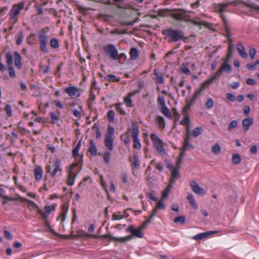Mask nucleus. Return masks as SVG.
I'll return each instance as SVG.
<instances>
[{"label":"nucleus","mask_w":259,"mask_h":259,"mask_svg":"<svg viewBox=\"0 0 259 259\" xmlns=\"http://www.w3.org/2000/svg\"><path fill=\"white\" fill-rule=\"evenodd\" d=\"M49 30L48 27L44 28L41 31L38 33V39L39 42V46L40 50L45 53H48L49 52L48 49L47 47L48 42V36L46 33L48 32Z\"/></svg>","instance_id":"nucleus-3"},{"label":"nucleus","mask_w":259,"mask_h":259,"mask_svg":"<svg viewBox=\"0 0 259 259\" xmlns=\"http://www.w3.org/2000/svg\"><path fill=\"white\" fill-rule=\"evenodd\" d=\"M81 140L79 141L75 148L72 150V156L74 158L78 156V151L81 146Z\"/></svg>","instance_id":"nucleus-38"},{"label":"nucleus","mask_w":259,"mask_h":259,"mask_svg":"<svg viewBox=\"0 0 259 259\" xmlns=\"http://www.w3.org/2000/svg\"><path fill=\"white\" fill-rule=\"evenodd\" d=\"M229 3H230V5L231 4H243V5L245 6L246 7L252 9L254 10L259 11V6L257 5H254L252 4H249L246 3L245 2L243 1H233L231 2H228Z\"/></svg>","instance_id":"nucleus-15"},{"label":"nucleus","mask_w":259,"mask_h":259,"mask_svg":"<svg viewBox=\"0 0 259 259\" xmlns=\"http://www.w3.org/2000/svg\"><path fill=\"white\" fill-rule=\"evenodd\" d=\"M8 70L10 77L12 78H14L16 77L15 71L13 66H8Z\"/></svg>","instance_id":"nucleus-48"},{"label":"nucleus","mask_w":259,"mask_h":259,"mask_svg":"<svg viewBox=\"0 0 259 259\" xmlns=\"http://www.w3.org/2000/svg\"><path fill=\"white\" fill-rule=\"evenodd\" d=\"M115 112L113 110L108 111L107 113V116L108 121L110 122H113L114 119Z\"/></svg>","instance_id":"nucleus-50"},{"label":"nucleus","mask_w":259,"mask_h":259,"mask_svg":"<svg viewBox=\"0 0 259 259\" xmlns=\"http://www.w3.org/2000/svg\"><path fill=\"white\" fill-rule=\"evenodd\" d=\"M233 51L234 46L232 44V43L230 42V43L229 44L228 53L226 55V58H225V61H226L227 62H229V60L232 58Z\"/></svg>","instance_id":"nucleus-24"},{"label":"nucleus","mask_w":259,"mask_h":259,"mask_svg":"<svg viewBox=\"0 0 259 259\" xmlns=\"http://www.w3.org/2000/svg\"><path fill=\"white\" fill-rule=\"evenodd\" d=\"M84 236H89L90 238H94L109 239L111 241H114L116 242H120L122 243H124L127 241L131 240L133 237L132 235H128L125 237L118 238L116 237H113L111 234H105L97 236L94 234H90L88 233H84Z\"/></svg>","instance_id":"nucleus-2"},{"label":"nucleus","mask_w":259,"mask_h":259,"mask_svg":"<svg viewBox=\"0 0 259 259\" xmlns=\"http://www.w3.org/2000/svg\"><path fill=\"white\" fill-rule=\"evenodd\" d=\"M34 175L36 181H39L42 178V169L41 166H37L34 169Z\"/></svg>","instance_id":"nucleus-20"},{"label":"nucleus","mask_w":259,"mask_h":259,"mask_svg":"<svg viewBox=\"0 0 259 259\" xmlns=\"http://www.w3.org/2000/svg\"><path fill=\"white\" fill-rule=\"evenodd\" d=\"M237 49L240 55L243 58H246L247 57V54L245 52V48L241 42H238L237 44Z\"/></svg>","instance_id":"nucleus-22"},{"label":"nucleus","mask_w":259,"mask_h":259,"mask_svg":"<svg viewBox=\"0 0 259 259\" xmlns=\"http://www.w3.org/2000/svg\"><path fill=\"white\" fill-rule=\"evenodd\" d=\"M89 144L90 146L88 148V151L89 152H90L92 156H96L97 154V148L95 143L94 142L93 140H90Z\"/></svg>","instance_id":"nucleus-19"},{"label":"nucleus","mask_w":259,"mask_h":259,"mask_svg":"<svg viewBox=\"0 0 259 259\" xmlns=\"http://www.w3.org/2000/svg\"><path fill=\"white\" fill-rule=\"evenodd\" d=\"M212 82H213L210 80V78L206 80L201 84L199 89L196 91L194 94H195L198 97L199 95H200L202 92Z\"/></svg>","instance_id":"nucleus-13"},{"label":"nucleus","mask_w":259,"mask_h":259,"mask_svg":"<svg viewBox=\"0 0 259 259\" xmlns=\"http://www.w3.org/2000/svg\"><path fill=\"white\" fill-rule=\"evenodd\" d=\"M159 110L160 112H162L168 118L170 119L172 118V115L170 110L166 105L163 107H160Z\"/></svg>","instance_id":"nucleus-23"},{"label":"nucleus","mask_w":259,"mask_h":259,"mask_svg":"<svg viewBox=\"0 0 259 259\" xmlns=\"http://www.w3.org/2000/svg\"><path fill=\"white\" fill-rule=\"evenodd\" d=\"M14 64L17 69H21L22 66V57L17 51L14 52Z\"/></svg>","instance_id":"nucleus-14"},{"label":"nucleus","mask_w":259,"mask_h":259,"mask_svg":"<svg viewBox=\"0 0 259 259\" xmlns=\"http://www.w3.org/2000/svg\"><path fill=\"white\" fill-rule=\"evenodd\" d=\"M182 148H184V150H187L188 149H193L194 148V147L193 145L191 144L190 142H187L183 143V146Z\"/></svg>","instance_id":"nucleus-64"},{"label":"nucleus","mask_w":259,"mask_h":259,"mask_svg":"<svg viewBox=\"0 0 259 259\" xmlns=\"http://www.w3.org/2000/svg\"><path fill=\"white\" fill-rule=\"evenodd\" d=\"M37 210V212L38 214H41L42 219L45 221L46 220H47L48 215L49 214H47V213L44 212L38 206L37 208H34Z\"/></svg>","instance_id":"nucleus-53"},{"label":"nucleus","mask_w":259,"mask_h":259,"mask_svg":"<svg viewBox=\"0 0 259 259\" xmlns=\"http://www.w3.org/2000/svg\"><path fill=\"white\" fill-rule=\"evenodd\" d=\"M207 238V234L205 232L199 233L193 237V239L195 240H200Z\"/></svg>","instance_id":"nucleus-46"},{"label":"nucleus","mask_w":259,"mask_h":259,"mask_svg":"<svg viewBox=\"0 0 259 259\" xmlns=\"http://www.w3.org/2000/svg\"><path fill=\"white\" fill-rule=\"evenodd\" d=\"M24 3L23 2L15 4L10 12V17L11 20H16L21 10L23 9Z\"/></svg>","instance_id":"nucleus-8"},{"label":"nucleus","mask_w":259,"mask_h":259,"mask_svg":"<svg viewBox=\"0 0 259 259\" xmlns=\"http://www.w3.org/2000/svg\"><path fill=\"white\" fill-rule=\"evenodd\" d=\"M114 133V128L110 125H108L107 128V134L105 137L109 136L112 137Z\"/></svg>","instance_id":"nucleus-57"},{"label":"nucleus","mask_w":259,"mask_h":259,"mask_svg":"<svg viewBox=\"0 0 259 259\" xmlns=\"http://www.w3.org/2000/svg\"><path fill=\"white\" fill-rule=\"evenodd\" d=\"M150 138L153 142L154 146L159 152H163L164 149L162 145V141L154 133L150 135Z\"/></svg>","instance_id":"nucleus-9"},{"label":"nucleus","mask_w":259,"mask_h":259,"mask_svg":"<svg viewBox=\"0 0 259 259\" xmlns=\"http://www.w3.org/2000/svg\"><path fill=\"white\" fill-rule=\"evenodd\" d=\"M131 59L135 60L138 59L139 57V51L136 48L132 47L131 48L129 52Z\"/></svg>","instance_id":"nucleus-25"},{"label":"nucleus","mask_w":259,"mask_h":259,"mask_svg":"<svg viewBox=\"0 0 259 259\" xmlns=\"http://www.w3.org/2000/svg\"><path fill=\"white\" fill-rule=\"evenodd\" d=\"M180 149L181 150V152H180L179 156L177 158V163H178V166H181L182 159L185 155V151L187 150H184V149L182 147Z\"/></svg>","instance_id":"nucleus-32"},{"label":"nucleus","mask_w":259,"mask_h":259,"mask_svg":"<svg viewBox=\"0 0 259 259\" xmlns=\"http://www.w3.org/2000/svg\"><path fill=\"white\" fill-rule=\"evenodd\" d=\"M203 128L202 127L198 126L193 130L192 136L194 137H198L201 134Z\"/></svg>","instance_id":"nucleus-42"},{"label":"nucleus","mask_w":259,"mask_h":259,"mask_svg":"<svg viewBox=\"0 0 259 259\" xmlns=\"http://www.w3.org/2000/svg\"><path fill=\"white\" fill-rule=\"evenodd\" d=\"M185 22H190L196 26L202 25L209 29H211V27L212 26V23H207L205 21H200V18L199 17H195L193 19H187L185 20Z\"/></svg>","instance_id":"nucleus-10"},{"label":"nucleus","mask_w":259,"mask_h":259,"mask_svg":"<svg viewBox=\"0 0 259 259\" xmlns=\"http://www.w3.org/2000/svg\"><path fill=\"white\" fill-rule=\"evenodd\" d=\"M172 11L175 12L171 14V17L175 20L177 21H184L187 18L186 17H190L189 15H185V14L188 13V11L182 9H172Z\"/></svg>","instance_id":"nucleus-7"},{"label":"nucleus","mask_w":259,"mask_h":259,"mask_svg":"<svg viewBox=\"0 0 259 259\" xmlns=\"http://www.w3.org/2000/svg\"><path fill=\"white\" fill-rule=\"evenodd\" d=\"M104 80H108L110 82H117L120 81V78L114 74H109L104 77Z\"/></svg>","instance_id":"nucleus-26"},{"label":"nucleus","mask_w":259,"mask_h":259,"mask_svg":"<svg viewBox=\"0 0 259 259\" xmlns=\"http://www.w3.org/2000/svg\"><path fill=\"white\" fill-rule=\"evenodd\" d=\"M120 139L125 144H128L130 142V139L129 137L125 134V135H122L120 136Z\"/></svg>","instance_id":"nucleus-61"},{"label":"nucleus","mask_w":259,"mask_h":259,"mask_svg":"<svg viewBox=\"0 0 259 259\" xmlns=\"http://www.w3.org/2000/svg\"><path fill=\"white\" fill-rule=\"evenodd\" d=\"M129 160L132 162V165L136 169H139L140 167L139 158L136 154H133V160L131 156L129 157Z\"/></svg>","instance_id":"nucleus-18"},{"label":"nucleus","mask_w":259,"mask_h":259,"mask_svg":"<svg viewBox=\"0 0 259 259\" xmlns=\"http://www.w3.org/2000/svg\"><path fill=\"white\" fill-rule=\"evenodd\" d=\"M50 46L53 49H57L59 48V41L58 40L55 38H52L50 42Z\"/></svg>","instance_id":"nucleus-44"},{"label":"nucleus","mask_w":259,"mask_h":259,"mask_svg":"<svg viewBox=\"0 0 259 259\" xmlns=\"http://www.w3.org/2000/svg\"><path fill=\"white\" fill-rule=\"evenodd\" d=\"M16 200H20L22 202H28L29 205L32 206L34 208L38 207V205L35 203H34L33 201L28 200L26 198H23V197L19 196L18 198H16Z\"/></svg>","instance_id":"nucleus-30"},{"label":"nucleus","mask_w":259,"mask_h":259,"mask_svg":"<svg viewBox=\"0 0 259 259\" xmlns=\"http://www.w3.org/2000/svg\"><path fill=\"white\" fill-rule=\"evenodd\" d=\"M212 152L214 154H218L221 152V147L218 143L215 144L211 149Z\"/></svg>","instance_id":"nucleus-43"},{"label":"nucleus","mask_w":259,"mask_h":259,"mask_svg":"<svg viewBox=\"0 0 259 259\" xmlns=\"http://www.w3.org/2000/svg\"><path fill=\"white\" fill-rule=\"evenodd\" d=\"M228 62H227L225 60L221 66L218 69L213 76L210 78L212 82L221 76L223 71L226 72V73H230L231 71L232 66L228 63Z\"/></svg>","instance_id":"nucleus-6"},{"label":"nucleus","mask_w":259,"mask_h":259,"mask_svg":"<svg viewBox=\"0 0 259 259\" xmlns=\"http://www.w3.org/2000/svg\"><path fill=\"white\" fill-rule=\"evenodd\" d=\"M173 115L175 118V122L178 121L180 117V115L178 112L177 109L176 108H173L172 109Z\"/></svg>","instance_id":"nucleus-60"},{"label":"nucleus","mask_w":259,"mask_h":259,"mask_svg":"<svg viewBox=\"0 0 259 259\" xmlns=\"http://www.w3.org/2000/svg\"><path fill=\"white\" fill-rule=\"evenodd\" d=\"M181 70L182 72L184 73L185 74H186L187 75H190L191 74V72L189 70L188 67L187 66H186L185 65H184V64H183L181 65Z\"/></svg>","instance_id":"nucleus-49"},{"label":"nucleus","mask_w":259,"mask_h":259,"mask_svg":"<svg viewBox=\"0 0 259 259\" xmlns=\"http://www.w3.org/2000/svg\"><path fill=\"white\" fill-rule=\"evenodd\" d=\"M157 103L160 107L165 106V98L163 96H159L157 99Z\"/></svg>","instance_id":"nucleus-52"},{"label":"nucleus","mask_w":259,"mask_h":259,"mask_svg":"<svg viewBox=\"0 0 259 259\" xmlns=\"http://www.w3.org/2000/svg\"><path fill=\"white\" fill-rule=\"evenodd\" d=\"M230 5V3H229L219 4L217 6L218 10L220 13H222L226 11V9Z\"/></svg>","instance_id":"nucleus-31"},{"label":"nucleus","mask_w":259,"mask_h":259,"mask_svg":"<svg viewBox=\"0 0 259 259\" xmlns=\"http://www.w3.org/2000/svg\"><path fill=\"white\" fill-rule=\"evenodd\" d=\"M113 142L114 140L112 138V137H105V140H104V144L105 147L107 148V149L111 151L113 150Z\"/></svg>","instance_id":"nucleus-16"},{"label":"nucleus","mask_w":259,"mask_h":259,"mask_svg":"<svg viewBox=\"0 0 259 259\" xmlns=\"http://www.w3.org/2000/svg\"><path fill=\"white\" fill-rule=\"evenodd\" d=\"M76 175H74L71 170H69L68 176L67 184L69 186H72L74 183V180Z\"/></svg>","instance_id":"nucleus-28"},{"label":"nucleus","mask_w":259,"mask_h":259,"mask_svg":"<svg viewBox=\"0 0 259 259\" xmlns=\"http://www.w3.org/2000/svg\"><path fill=\"white\" fill-rule=\"evenodd\" d=\"M163 199H161L157 203L156 206V209H164L165 207L163 204Z\"/></svg>","instance_id":"nucleus-59"},{"label":"nucleus","mask_w":259,"mask_h":259,"mask_svg":"<svg viewBox=\"0 0 259 259\" xmlns=\"http://www.w3.org/2000/svg\"><path fill=\"white\" fill-rule=\"evenodd\" d=\"M181 166H178V163H176L175 169L171 171V177L173 179H179L180 178V175L179 172V169Z\"/></svg>","instance_id":"nucleus-27"},{"label":"nucleus","mask_w":259,"mask_h":259,"mask_svg":"<svg viewBox=\"0 0 259 259\" xmlns=\"http://www.w3.org/2000/svg\"><path fill=\"white\" fill-rule=\"evenodd\" d=\"M253 120L250 117L246 118L242 121V126L245 132L247 131L250 126L253 123Z\"/></svg>","instance_id":"nucleus-21"},{"label":"nucleus","mask_w":259,"mask_h":259,"mask_svg":"<svg viewBox=\"0 0 259 259\" xmlns=\"http://www.w3.org/2000/svg\"><path fill=\"white\" fill-rule=\"evenodd\" d=\"M187 199L189 200V203L191 204L194 209H197L198 208L197 205L196 203V201L193 198V195L192 194H189L188 195Z\"/></svg>","instance_id":"nucleus-37"},{"label":"nucleus","mask_w":259,"mask_h":259,"mask_svg":"<svg viewBox=\"0 0 259 259\" xmlns=\"http://www.w3.org/2000/svg\"><path fill=\"white\" fill-rule=\"evenodd\" d=\"M143 230V229L142 228L139 227L137 230L135 229L133 235L138 238H143L144 236V233L142 232Z\"/></svg>","instance_id":"nucleus-41"},{"label":"nucleus","mask_w":259,"mask_h":259,"mask_svg":"<svg viewBox=\"0 0 259 259\" xmlns=\"http://www.w3.org/2000/svg\"><path fill=\"white\" fill-rule=\"evenodd\" d=\"M214 105L213 101L212 99L209 98L207 100L205 104V108L207 109H211L213 107Z\"/></svg>","instance_id":"nucleus-58"},{"label":"nucleus","mask_w":259,"mask_h":259,"mask_svg":"<svg viewBox=\"0 0 259 259\" xmlns=\"http://www.w3.org/2000/svg\"><path fill=\"white\" fill-rule=\"evenodd\" d=\"M13 58V55L11 52H8L6 53V62L8 65V66H12Z\"/></svg>","instance_id":"nucleus-33"},{"label":"nucleus","mask_w":259,"mask_h":259,"mask_svg":"<svg viewBox=\"0 0 259 259\" xmlns=\"http://www.w3.org/2000/svg\"><path fill=\"white\" fill-rule=\"evenodd\" d=\"M124 103L126 104V106L128 107H134V105L133 104V102L131 98L129 97H126L124 99Z\"/></svg>","instance_id":"nucleus-56"},{"label":"nucleus","mask_w":259,"mask_h":259,"mask_svg":"<svg viewBox=\"0 0 259 259\" xmlns=\"http://www.w3.org/2000/svg\"><path fill=\"white\" fill-rule=\"evenodd\" d=\"M111 153L110 152L106 151L104 153L103 159L104 161L106 163L108 164L110 160Z\"/></svg>","instance_id":"nucleus-54"},{"label":"nucleus","mask_w":259,"mask_h":259,"mask_svg":"<svg viewBox=\"0 0 259 259\" xmlns=\"http://www.w3.org/2000/svg\"><path fill=\"white\" fill-rule=\"evenodd\" d=\"M174 222L175 223H180L181 225H184L185 223V217L184 216H179L175 218Z\"/></svg>","instance_id":"nucleus-47"},{"label":"nucleus","mask_w":259,"mask_h":259,"mask_svg":"<svg viewBox=\"0 0 259 259\" xmlns=\"http://www.w3.org/2000/svg\"><path fill=\"white\" fill-rule=\"evenodd\" d=\"M60 237L63 239H76L78 238H80L81 235L71 234L70 235H60Z\"/></svg>","instance_id":"nucleus-39"},{"label":"nucleus","mask_w":259,"mask_h":259,"mask_svg":"<svg viewBox=\"0 0 259 259\" xmlns=\"http://www.w3.org/2000/svg\"><path fill=\"white\" fill-rule=\"evenodd\" d=\"M162 34L164 36L165 39H167L169 43L176 42L180 40L188 39L187 37L184 35V32L180 29H175L171 28H168L162 31Z\"/></svg>","instance_id":"nucleus-1"},{"label":"nucleus","mask_w":259,"mask_h":259,"mask_svg":"<svg viewBox=\"0 0 259 259\" xmlns=\"http://www.w3.org/2000/svg\"><path fill=\"white\" fill-rule=\"evenodd\" d=\"M61 160L59 159H57L55 160L53 166L54 167V170L51 172V176L54 178L55 177L58 171H61V168L60 167Z\"/></svg>","instance_id":"nucleus-17"},{"label":"nucleus","mask_w":259,"mask_h":259,"mask_svg":"<svg viewBox=\"0 0 259 259\" xmlns=\"http://www.w3.org/2000/svg\"><path fill=\"white\" fill-rule=\"evenodd\" d=\"M65 92L72 98H76L80 96V93L79 89L75 86H71L66 88L65 89Z\"/></svg>","instance_id":"nucleus-11"},{"label":"nucleus","mask_w":259,"mask_h":259,"mask_svg":"<svg viewBox=\"0 0 259 259\" xmlns=\"http://www.w3.org/2000/svg\"><path fill=\"white\" fill-rule=\"evenodd\" d=\"M122 104L121 103H118L116 105V109L119 113L121 115L125 114V112L124 110L122 109L121 106Z\"/></svg>","instance_id":"nucleus-63"},{"label":"nucleus","mask_w":259,"mask_h":259,"mask_svg":"<svg viewBox=\"0 0 259 259\" xmlns=\"http://www.w3.org/2000/svg\"><path fill=\"white\" fill-rule=\"evenodd\" d=\"M34 7L37 10V13H36L37 15H43V14H44L43 9L40 5H39L38 4H35L34 5Z\"/></svg>","instance_id":"nucleus-62"},{"label":"nucleus","mask_w":259,"mask_h":259,"mask_svg":"<svg viewBox=\"0 0 259 259\" xmlns=\"http://www.w3.org/2000/svg\"><path fill=\"white\" fill-rule=\"evenodd\" d=\"M139 132V128L137 123L136 122L132 123L131 136L133 140V146L134 148L137 149H140L141 147V143L138 138Z\"/></svg>","instance_id":"nucleus-5"},{"label":"nucleus","mask_w":259,"mask_h":259,"mask_svg":"<svg viewBox=\"0 0 259 259\" xmlns=\"http://www.w3.org/2000/svg\"><path fill=\"white\" fill-rule=\"evenodd\" d=\"M170 10L168 9H159L158 11V15L160 17H165L166 16V14L167 13H168L170 12Z\"/></svg>","instance_id":"nucleus-51"},{"label":"nucleus","mask_w":259,"mask_h":259,"mask_svg":"<svg viewBox=\"0 0 259 259\" xmlns=\"http://www.w3.org/2000/svg\"><path fill=\"white\" fill-rule=\"evenodd\" d=\"M103 50L107 56L114 60H120V56L115 46L113 44L105 46Z\"/></svg>","instance_id":"nucleus-4"},{"label":"nucleus","mask_w":259,"mask_h":259,"mask_svg":"<svg viewBox=\"0 0 259 259\" xmlns=\"http://www.w3.org/2000/svg\"><path fill=\"white\" fill-rule=\"evenodd\" d=\"M238 124V122L237 120H234L232 121L230 123H229V125L227 127V130L229 131H232L233 128L237 126Z\"/></svg>","instance_id":"nucleus-45"},{"label":"nucleus","mask_w":259,"mask_h":259,"mask_svg":"<svg viewBox=\"0 0 259 259\" xmlns=\"http://www.w3.org/2000/svg\"><path fill=\"white\" fill-rule=\"evenodd\" d=\"M5 190L3 188H0V197L3 198L4 199L8 200L9 201H16V199L14 198H11L10 197H8L5 195Z\"/></svg>","instance_id":"nucleus-40"},{"label":"nucleus","mask_w":259,"mask_h":259,"mask_svg":"<svg viewBox=\"0 0 259 259\" xmlns=\"http://www.w3.org/2000/svg\"><path fill=\"white\" fill-rule=\"evenodd\" d=\"M156 121L158 123L159 126L164 129L165 127V120L163 117L157 115L156 117Z\"/></svg>","instance_id":"nucleus-35"},{"label":"nucleus","mask_w":259,"mask_h":259,"mask_svg":"<svg viewBox=\"0 0 259 259\" xmlns=\"http://www.w3.org/2000/svg\"><path fill=\"white\" fill-rule=\"evenodd\" d=\"M5 110L8 116L11 117L12 116V106L10 105L7 104L5 106Z\"/></svg>","instance_id":"nucleus-55"},{"label":"nucleus","mask_w":259,"mask_h":259,"mask_svg":"<svg viewBox=\"0 0 259 259\" xmlns=\"http://www.w3.org/2000/svg\"><path fill=\"white\" fill-rule=\"evenodd\" d=\"M241 160L240 155L238 153H234L232 155V161L235 164H239Z\"/></svg>","instance_id":"nucleus-36"},{"label":"nucleus","mask_w":259,"mask_h":259,"mask_svg":"<svg viewBox=\"0 0 259 259\" xmlns=\"http://www.w3.org/2000/svg\"><path fill=\"white\" fill-rule=\"evenodd\" d=\"M180 123L181 125H185L186 126L187 131L189 130V125L190 124V119L189 116L186 114L184 117V119L181 120Z\"/></svg>","instance_id":"nucleus-29"},{"label":"nucleus","mask_w":259,"mask_h":259,"mask_svg":"<svg viewBox=\"0 0 259 259\" xmlns=\"http://www.w3.org/2000/svg\"><path fill=\"white\" fill-rule=\"evenodd\" d=\"M154 74L156 75V80L157 82L160 84H163L164 82V79L163 77V75L162 73H159L156 71V70H154Z\"/></svg>","instance_id":"nucleus-34"},{"label":"nucleus","mask_w":259,"mask_h":259,"mask_svg":"<svg viewBox=\"0 0 259 259\" xmlns=\"http://www.w3.org/2000/svg\"><path fill=\"white\" fill-rule=\"evenodd\" d=\"M190 187L192 190L199 196H203L205 194L204 190L200 187L195 181H192L190 184Z\"/></svg>","instance_id":"nucleus-12"}]
</instances>
